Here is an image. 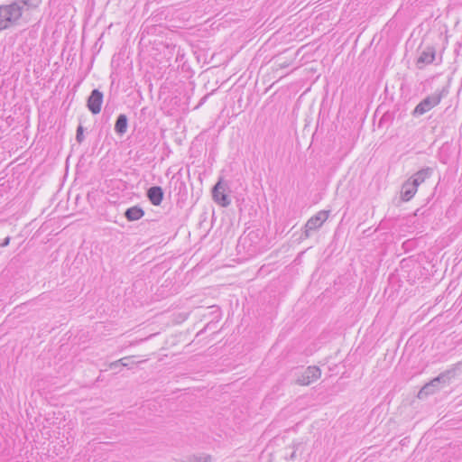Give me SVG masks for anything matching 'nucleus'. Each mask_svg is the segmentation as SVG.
Returning <instances> with one entry per match:
<instances>
[{
    "instance_id": "obj_1",
    "label": "nucleus",
    "mask_w": 462,
    "mask_h": 462,
    "mask_svg": "<svg viewBox=\"0 0 462 462\" xmlns=\"http://www.w3.org/2000/svg\"><path fill=\"white\" fill-rule=\"evenodd\" d=\"M41 0H12L0 5V31L17 26L21 20L38 9Z\"/></svg>"
},
{
    "instance_id": "obj_2",
    "label": "nucleus",
    "mask_w": 462,
    "mask_h": 462,
    "mask_svg": "<svg viewBox=\"0 0 462 462\" xmlns=\"http://www.w3.org/2000/svg\"><path fill=\"white\" fill-rule=\"evenodd\" d=\"M461 369L462 362H457L451 368L440 373L420 390L418 397L423 399L424 397L433 394L454 378Z\"/></svg>"
},
{
    "instance_id": "obj_3",
    "label": "nucleus",
    "mask_w": 462,
    "mask_h": 462,
    "mask_svg": "<svg viewBox=\"0 0 462 462\" xmlns=\"http://www.w3.org/2000/svg\"><path fill=\"white\" fill-rule=\"evenodd\" d=\"M329 210H320L314 216H312L305 224L300 239H307L310 237L312 232L317 231L320 228L323 223L328 219L329 216Z\"/></svg>"
},
{
    "instance_id": "obj_4",
    "label": "nucleus",
    "mask_w": 462,
    "mask_h": 462,
    "mask_svg": "<svg viewBox=\"0 0 462 462\" xmlns=\"http://www.w3.org/2000/svg\"><path fill=\"white\" fill-rule=\"evenodd\" d=\"M444 91L445 90L442 89L441 91H439L438 93H434L431 96L426 97L415 106V108L411 112V115L414 117H417V116L424 115L425 113L431 110L433 107L437 106L440 103V101L444 96L443 95Z\"/></svg>"
},
{
    "instance_id": "obj_5",
    "label": "nucleus",
    "mask_w": 462,
    "mask_h": 462,
    "mask_svg": "<svg viewBox=\"0 0 462 462\" xmlns=\"http://www.w3.org/2000/svg\"><path fill=\"white\" fill-rule=\"evenodd\" d=\"M228 189L226 182L220 177L217 183L213 186L211 193L213 200L219 206L226 208L231 204V199L226 193Z\"/></svg>"
},
{
    "instance_id": "obj_6",
    "label": "nucleus",
    "mask_w": 462,
    "mask_h": 462,
    "mask_svg": "<svg viewBox=\"0 0 462 462\" xmlns=\"http://www.w3.org/2000/svg\"><path fill=\"white\" fill-rule=\"evenodd\" d=\"M436 58V49L432 45H427L420 51L416 60V67L422 69L426 65L433 63Z\"/></svg>"
},
{
    "instance_id": "obj_7",
    "label": "nucleus",
    "mask_w": 462,
    "mask_h": 462,
    "mask_svg": "<svg viewBox=\"0 0 462 462\" xmlns=\"http://www.w3.org/2000/svg\"><path fill=\"white\" fill-rule=\"evenodd\" d=\"M104 99V94L99 89L95 88L90 92L87 98V107L93 114L97 115L100 113Z\"/></svg>"
},
{
    "instance_id": "obj_8",
    "label": "nucleus",
    "mask_w": 462,
    "mask_h": 462,
    "mask_svg": "<svg viewBox=\"0 0 462 462\" xmlns=\"http://www.w3.org/2000/svg\"><path fill=\"white\" fill-rule=\"evenodd\" d=\"M321 372L318 366H309L297 378V383L300 385H309L320 377Z\"/></svg>"
},
{
    "instance_id": "obj_9",
    "label": "nucleus",
    "mask_w": 462,
    "mask_h": 462,
    "mask_svg": "<svg viewBox=\"0 0 462 462\" xmlns=\"http://www.w3.org/2000/svg\"><path fill=\"white\" fill-rule=\"evenodd\" d=\"M146 197L153 206H160L164 198V191L161 186H152L146 190Z\"/></svg>"
},
{
    "instance_id": "obj_10",
    "label": "nucleus",
    "mask_w": 462,
    "mask_h": 462,
    "mask_svg": "<svg viewBox=\"0 0 462 462\" xmlns=\"http://www.w3.org/2000/svg\"><path fill=\"white\" fill-rule=\"evenodd\" d=\"M418 186L409 178L402 185L401 199L403 201L411 200L416 194Z\"/></svg>"
},
{
    "instance_id": "obj_11",
    "label": "nucleus",
    "mask_w": 462,
    "mask_h": 462,
    "mask_svg": "<svg viewBox=\"0 0 462 462\" xmlns=\"http://www.w3.org/2000/svg\"><path fill=\"white\" fill-rule=\"evenodd\" d=\"M434 169L431 167H425L414 173L410 179L419 187L427 179L430 178L433 174Z\"/></svg>"
},
{
    "instance_id": "obj_12",
    "label": "nucleus",
    "mask_w": 462,
    "mask_h": 462,
    "mask_svg": "<svg viewBox=\"0 0 462 462\" xmlns=\"http://www.w3.org/2000/svg\"><path fill=\"white\" fill-rule=\"evenodd\" d=\"M128 128V117L125 114H119L115 123V132L119 136H123Z\"/></svg>"
},
{
    "instance_id": "obj_13",
    "label": "nucleus",
    "mask_w": 462,
    "mask_h": 462,
    "mask_svg": "<svg viewBox=\"0 0 462 462\" xmlns=\"http://www.w3.org/2000/svg\"><path fill=\"white\" fill-rule=\"evenodd\" d=\"M125 217L130 221H136L144 216V210L138 205L128 208L125 213Z\"/></svg>"
},
{
    "instance_id": "obj_14",
    "label": "nucleus",
    "mask_w": 462,
    "mask_h": 462,
    "mask_svg": "<svg viewBox=\"0 0 462 462\" xmlns=\"http://www.w3.org/2000/svg\"><path fill=\"white\" fill-rule=\"evenodd\" d=\"M142 361H139V360H136V356H125V357H123L117 361H115V362H112L110 364V368L111 369H116L120 366H125V367H131L132 365L134 364H138V363H141Z\"/></svg>"
},
{
    "instance_id": "obj_15",
    "label": "nucleus",
    "mask_w": 462,
    "mask_h": 462,
    "mask_svg": "<svg viewBox=\"0 0 462 462\" xmlns=\"http://www.w3.org/2000/svg\"><path fill=\"white\" fill-rule=\"evenodd\" d=\"M394 120V112L393 111H385L383 116H381L379 122H378V127L379 128H389Z\"/></svg>"
},
{
    "instance_id": "obj_16",
    "label": "nucleus",
    "mask_w": 462,
    "mask_h": 462,
    "mask_svg": "<svg viewBox=\"0 0 462 462\" xmlns=\"http://www.w3.org/2000/svg\"><path fill=\"white\" fill-rule=\"evenodd\" d=\"M340 335L335 333V332H323L319 337V343L320 344H327L330 343V338L339 337Z\"/></svg>"
},
{
    "instance_id": "obj_17",
    "label": "nucleus",
    "mask_w": 462,
    "mask_h": 462,
    "mask_svg": "<svg viewBox=\"0 0 462 462\" xmlns=\"http://www.w3.org/2000/svg\"><path fill=\"white\" fill-rule=\"evenodd\" d=\"M84 140H85L84 127L82 126V125H79V126L77 127V132H76V141L79 143H81Z\"/></svg>"
},
{
    "instance_id": "obj_18",
    "label": "nucleus",
    "mask_w": 462,
    "mask_h": 462,
    "mask_svg": "<svg viewBox=\"0 0 462 462\" xmlns=\"http://www.w3.org/2000/svg\"><path fill=\"white\" fill-rule=\"evenodd\" d=\"M211 459V457L207 456H193L192 457L189 458V462H209Z\"/></svg>"
},
{
    "instance_id": "obj_19",
    "label": "nucleus",
    "mask_w": 462,
    "mask_h": 462,
    "mask_svg": "<svg viewBox=\"0 0 462 462\" xmlns=\"http://www.w3.org/2000/svg\"><path fill=\"white\" fill-rule=\"evenodd\" d=\"M419 341H420V337L414 335L409 338L405 346H413V345L418 344Z\"/></svg>"
},
{
    "instance_id": "obj_20",
    "label": "nucleus",
    "mask_w": 462,
    "mask_h": 462,
    "mask_svg": "<svg viewBox=\"0 0 462 462\" xmlns=\"http://www.w3.org/2000/svg\"><path fill=\"white\" fill-rule=\"evenodd\" d=\"M11 238L9 236L5 237L2 243L0 244L1 247H5L9 245Z\"/></svg>"
},
{
    "instance_id": "obj_21",
    "label": "nucleus",
    "mask_w": 462,
    "mask_h": 462,
    "mask_svg": "<svg viewBox=\"0 0 462 462\" xmlns=\"http://www.w3.org/2000/svg\"><path fill=\"white\" fill-rule=\"evenodd\" d=\"M208 95H206V96H204V97L200 99L199 106L202 105V104L206 101V99L208 98Z\"/></svg>"
},
{
    "instance_id": "obj_22",
    "label": "nucleus",
    "mask_w": 462,
    "mask_h": 462,
    "mask_svg": "<svg viewBox=\"0 0 462 462\" xmlns=\"http://www.w3.org/2000/svg\"><path fill=\"white\" fill-rule=\"evenodd\" d=\"M295 457H296V453H295V451H293V452L291 454L290 458H291V460H293Z\"/></svg>"
},
{
    "instance_id": "obj_23",
    "label": "nucleus",
    "mask_w": 462,
    "mask_h": 462,
    "mask_svg": "<svg viewBox=\"0 0 462 462\" xmlns=\"http://www.w3.org/2000/svg\"><path fill=\"white\" fill-rule=\"evenodd\" d=\"M154 335H150L149 338L150 337H152ZM148 339V337L144 338V339H141L139 342H143L144 340Z\"/></svg>"
},
{
    "instance_id": "obj_24",
    "label": "nucleus",
    "mask_w": 462,
    "mask_h": 462,
    "mask_svg": "<svg viewBox=\"0 0 462 462\" xmlns=\"http://www.w3.org/2000/svg\"><path fill=\"white\" fill-rule=\"evenodd\" d=\"M215 312L217 314V317H218L219 316V310H218V308L216 309Z\"/></svg>"
}]
</instances>
